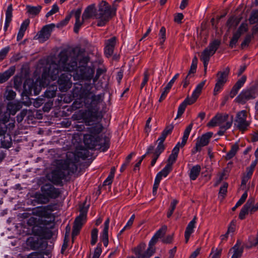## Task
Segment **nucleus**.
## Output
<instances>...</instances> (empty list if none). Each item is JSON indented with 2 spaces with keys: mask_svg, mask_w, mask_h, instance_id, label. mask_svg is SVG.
Instances as JSON below:
<instances>
[{
  "mask_svg": "<svg viewBox=\"0 0 258 258\" xmlns=\"http://www.w3.org/2000/svg\"><path fill=\"white\" fill-rule=\"evenodd\" d=\"M172 169V167H171L170 165H166L165 167L157 174L156 177L161 180L162 177H166L171 171Z\"/></svg>",
  "mask_w": 258,
  "mask_h": 258,
  "instance_id": "38",
  "label": "nucleus"
},
{
  "mask_svg": "<svg viewBox=\"0 0 258 258\" xmlns=\"http://www.w3.org/2000/svg\"><path fill=\"white\" fill-rule=\"evenodd\" d=\"M1 139V147L4 148L9 149L12 145V140L10 134L4 135Z\"/></svg>",
  "mask_w": 258,
  "mask_h": 258,
  "instance_id": "29",
  "label": "nucleus"
},
{
  "mask_svg": "<svg viewBox=\"0 0 258 258\" xmlns=\"http://www.w3.org/2000/svg\"><path fill=\"white\" fill-rule=\"evenodd\" d=\"M23 82L22 76H16L14 78V87L17 90H20Z\"/></svg>",
  "mask_w": 258,
  "mask_h": 258,
  "instance_id": "43",
  "label": "nucleus"
},
{
  "mask_svg": "<svg viewBox=\"0 0 258 258\" xmlns=\"http://www.w3.org/2000/svg\"><path fill=\"white\" fill-rule=\"evenodd\" d=\"M88 156L89 152L86 150H81L76 153L68 152L66 159L62 162L61 167L63 169H68L69 174L76 173L80 164V158L84 160Z\"/></svg>",
  "mask_w": 258,
  "mask_h": 258,
  "instance_id": "5",
  "label": "nucleus"
},
{
  "mask_svg": "<svg viewBox=\"0 0 258 258\" xmlns=\"http://www.w3.org/2000/svg\"><path fill=\"white\" fill-rule=\"evenodd\" d=\"M248 31L247 25L245 23H242L236 31V33L240 36Z\"/></svg>",
  "mask_w": 258,
  "mask_h": 258,
  "instance_id": "57",
  "label": "nucleus"
},
{
  "mask_svg": "<svg viewBox=\"0 0 258 258\" xmlns=\"http://www.w3.org/2000/svg\"><path fill=\"white\" fill-rule=\"evenodd\" d=\"M84 143L89 149H93L97 146L98 149L103 147V150L109 148V139L106 136L100 138L92 135L86 134L84 136Z\"/></svg>",
  "mask_w": 258,
  "mask_h": 258,
  "instance_id": "7",
  "label": "nucleus"
},
{
  "mask_svg": "<svg viewBox=\"0 0 258 258\" xmlns=\"http://www.w3.org/2000/svg\"><path fill=\"white\" fill-rule=\"evenodd\" d=\"M192 126L193 123L191 122L186 127L183 133V136L182 138L181 143L180 144L179 142L177 144V145L172 150L171 154L178 156V154L179 151V147H182L185 145L188 139L189 133L192 129Z\"/></svg>",
  "mask_w": 258,
  "mask_h": 258,
  "instance_id": "17",
  "label": "nucleus"
},
{
  "mask_svg": "<svg viewBox=\"0 0 258 258\" xmlns=\"http://www.w3.org/2000/svg\"><path fill=\"white\" fill-rule=\"evenodd\" d=\"M165 33H166V29H165V27H161V28L160 29V30L159 34V35L160 37L159 43L160 45H162L166 39Z\"/></svg>",
  "mask_w": 258,
  "mask_h": 258,
  "instance_id": "54",
  "label": "nucleus"
},
{
  "mask_svg": "<svg viewBox=\"0 0 258 258\" xmlns=\"http://www.w3.org/2000/svg\"><path fill=\"white\" fill-rule=\"evenodd\" d=\"M16 95L15 92L12 90H8L6 91V97L8 100L14 99Z\"/></svg>",
  "mask_w": 258,
  "mask_h": 258,
  "instance_id": "61",
  "label": "nucleus"
},
{
  "mask_svg": "<svg viewBox=\"0 0 258 258\" xmlns=\"http://www.w3.org/2000/svg\"><path fill=\"white\" fill-rule=\"evenodd\" d=\"M92 86L91 84H85L83 86L80 84H76L73 89V97L76 98L74 103L76 108H80L83 105L88 109L87 112L86 120L88 123L92 121H97L94 125L88 128L90 135L95 137H99L98 135L102 131L103 126L98 122L102 116L99 112L98 105L103 101L104 95L100 94L95 95L91 91Z\"/></svg>",
  "mask_w": 258,
  "mask_h": 258,
  "instance_id": "1",
  "label": "nucleus"
},
{
  "mask_svg": "<svg viewBox=\"0 0 258 258\" xmlns=\"http://www.w3.org/2000/svg\"><path fill=\"white\" fill-rule=\"evenodd\" d=\"M15 121L12 120L8 124L0 122V137L8 134V131L10 132L15 127Z\"/></svg>",
  "mask_w": 258,
  "mask_h": 258,
  "instance_id": "24",
  "label": "nucleus"
},
{
  "mask_svg": "<svg viewBox=\"0 0 258 258\" xmlns=\"http://www.w3.org/2000/svg\"><path fill=\"white\" fill-rule=\"evenodd\" d=\"M56 88L55 87H49L44 93V96L48 98H53L56 96Z\"/></svg>",
  "mask_w": 258,
  "mask_h": 258,
  "instance_id": "42",
  "label": "nucleus"
},
{
  "mask_svg": "<svg viewBox=\"0 0 258 258\" xmlns=\"http://www.w3.org/2000/svg\"><path fill=\"white\" fill-rule=\"evenodd\" d=\"M54 27L55 25L54 24H50L44 26L41 30L38 32L35 38L38 39L40 42L42 43L45 42L49 38L51 32Z\"/></svg>",
  "mask_w": 258,
  "mask_h": 258,
  "instance_id": "16",
  "label": "nucleus"
},
{
  "mask_svg": "<svg viewBox=\"0 0 258 258\" xmlns=\"http://www.w3.org/2000/svg\"><path fill=\"white\" fill-rule=\"evenodd\" d=\"M167 231V226H163L154 234V236L157 239L162 238L166 233Z\"/></svg>",
  "mask_w": 258,
  "mask_h": 258,
  "instance_id": "48",
  "label": "nucleus"
},
{
  "mask_svg": "<svg viewBox=\"0 0 258 258\" xmlns=\"http://www.w3.org/2000/svg\"><path fill=\"white\" fill-rule=\"evenodd\" d=\"M34 86L35 84L33 80L31 79L26 80L23 84L24 93L27 95H31Z\"/></svg>",
  "mask_w": 258,
  "mask_h": 258,
  "instance_id": "28",
  "label": "nucleus"
},
{
  "mask_svg": "<svg viewBox=\"0 0 258 258\" xmlns=\"http://www.w3.org/2000/svg\"><path fill=\"white\" fill-rule=\"evenodd\" d=\"M109 224V218H108L104 222V228L100 236V239L103 242L104 245L106 247L108 244V228Z\"/></svg>",
  "mask_w": 258,
  "mask_h": 258,
  "instance_id": "22",
  "label": "nucleus"
},
{
  "mask_svg": "<svg viewBox=\"0 0 258 258\" xmlns=\"http://www.w3.org/2000/svg\"><path fill=\"white\" fill-rule=\"evenodd\" d=\"M190 100L189 97H187L183 102H182L178 108L177 114L176 119L181 116L184 113L187 105H191L193 103H189Z\"/></svg>",
  "mask_w": 258,
  "mask_h": 258,
  "instance_id": "31",
  "label": "nucleus"
},
{
  "mask_svg": "<svg viewBox=\"0 0 258 258\" xmlns=\"http://www.w3.org/2000/svg\"><path fill=\"white\" fill-rule=\"evenodd\" d=\"M42 240L37 239L31 242V246L33 249H38L41 247Z\"/></svg>",
  "mask_w": 258,
  "mask_h": 258,
  "instance_id": "59",
  "label": "nucleus"
},
{
  "mask_svg": "<svg viewBox=\"0 0 258 258\" xmlns=\"http://www.w3.org/2000/svg\"><path fill=\"white\" fill-rule=\"evenodd\" d=\"M253 34H247L246 35L244 40L241 44V48H244L245 47L247 46L250 42L251 39L253 38Z\"/></svg>",
  "mask_w": 258,
  "mask_h": 258,
  "instance_id": "52",
  "label": "nucleus"
},
{
  "mask_svg": "<svg viewBox=\"0 0 258 258\" xmlns=\"http://www.w3.org/2000/svg\"><path fill=\"white\" fill-rule=\"evenodd\" d=\"M158 239L153 236L149 243L148 248L145 251L144 250L146 245L145 243H141L135 247L133 250L136 255V258H150L155 252V248L154 246Z\"/></svg>",
  "mask_w": 258,
  "mask_h": 258,
  "instance_id": "8",
  "label": "nucleus"
},
{
  "mask_svg": "<svg viewBox=\"0 0 258 258\" xmlns=\"http://www.w3.org/2000/svg\"><path fill=\"white\" fill-rule=\"evenodd\" d=\"M238 24V22L236 20L234 17H230L227 21L226 25L229 29L232 27H236Z\"/></svg>",
  "mask_w": 258,
  "mask_h": 258,
  "instance_id": "56",
  "label": "nucleus"
},
{
  "mask_svg": "<svg viewBox=\"0 0 258 258\" xmlns=\"http://www.w3.org/2000/svg\"><path fill=\"white\" fill-rule=\"evenodd\" d=\"M98 13L96 14V9L94 5L88 6L85 10L83 15V20H87L95 16L98 19L97 26H104L113 16L116 13V7L113 5L111 8L109 4L105 1H102L99 5Z\"/></svg>",
  "mask_w": 258,
  "mask_h": 258,
  "instance_id": "2",
  "label": "nucleus"
},
{
  "mask_svg": "<svg viewBox=\"0 0 258 258\" xmlns=\"http://www.w3.org/2000/svg\"><path fill=\"white\" fill-rule=\"evenodd\" d=\"M98 229L94 228L91 232V244L94 245L97 242L98 239Z\"/></svg>",
  "mask_w": 258,
  "mask_h": 258,
  "instance_id": "53",
  "label": "nucleus"
},
{
  "mask_svg": "<svg viewBox=\"0 0 258 258\" xmlns=\"http://www.w3.org/2000/svg\"><path fill=\"white\" fill-rule=\"evenodd\" d=\"M135 218V215H133L131 216L130 219L128 220V221L126 223V225L123 227V228L118 233V237H119L123 232V231L124 230H125L126 229H129L131 228V226H132V225L133 224Z\"/></svg>",
  "mask_w": 258,
  "mask_h": 258,
  "instance_id": "47",
  "label": "nucleus"
},
{
  "mask_svg": "<svg viewBox=\"0 0 258 258\" xmlns=\"http://www.w3.org/2000/svg\"><path fill=\"white\" fill-rule=\"evenodd\" d=\"M29 22L30 21L29 20H26L21 24L17 35V39L18 41H20L23 37L25 32L26 31V29H27V27L29 26Z\"/></svg>",
  "mask_w": 258,
  "mask_h": 258,
  "instance_id": "32",
  "label": "nucleus"
},
{
  "mask_svg": "<svg viewBox=\"0 0 258 258\" xmlns=\"http://www.w3.org/2000/svg\"><path fill=\"white\" fill-rule=\"evenodd\" d=\"M230 73V68L227 67L222 71H219L216 74V83L214 89V95H216L223 88L224 84L227 82Z\"/></svg>",
  "mask_w": 258,
  "mask_h": 258,
  "instance_id": "12",
  "label": "nucleus"
},
{
  "mask_svg": "<svg viewBox=\"0 0 258 258\" xmlns=\"http://www.w3.org/2000/svg\"><path fill=\"white\" fill-rule=\"evenodd\" d=\"M15 67H11L3 73L0 74V83L6 82L15 73Z\"/></svg>",
  "mask_w": 258,
  "mask_h": 258,
  "instance_id": "26",
  "label": "nucleus"
},
{
  "mask_svg": "<svg viewBox=\"0 0 258 258\" xmlns=\"http://www.w3.org/2000/svg\"><path fill=\"white\" fill-rule=\"evenodd\" d=\"M57 207L56 204L38 207L33 210L32 214L41 218L46 219H39V224L48 226L52 223L55 220L54 216L52 212L57 210Z\"/></svg>",
  "mask_w": 258,
  "mask_h": 258,
  "instance_id": "6",
  "label": "nucleus"
},
{
  "mask_svg": "<svg viewBox=\"0 0 258 258\" xmlns=\"http://www.w3.org/2000/svg\"><path fill=\"white\" fill-rule=\"evenodd\" d=\"M205 81L201 82L196 87L195 90L193 92L191 96L189 98V103H194L201 93L202 90L205 84Z\"/></svg>",
  "mask_w": 258,
  "mask_h": 258,
  "instance_id": "21",
  "label": "nucleus"
},
{
  "mask_svg": "<svg viewBox=\"0 0 258 258\" xmlns=\"http://www.w3.org/2000/svg\"><path fill=\"white\" fill-rule=\"evenodd\" d=\"M201 170V166L196 165L194 166L190 170L189 176V178L192 180H196L200 174Z\"/></svg>",
  "mask_w": 258,
  "mask_h": 258,
  "instance_id": "30",
  "label": "nucleus"
},
{
  "mask_svg": "<svg viewBox=\"0 0 258 258\" xmlns=\"http://www.w3.org/2000/svg\"><path fill=\"white\" fill-rule=\"evenodd\" d=\"M220 42L218 40H215L209 44V45L202 52L200 59L203 61L204 67V72H207V67L210 57L213 55L220 46Z\"/></svg>",
  "mask_w": 258,
  "mask_h": 258,
  "instance_id": "9",
  "label": "nucleus"
},
{
  "mask_svg": "<svg viewBox=\"0 0 258 258\" xmlns=\"http://www.w3.org/2000/svg\"><path fill=\"white\" fill-rule=\"evenodd\" d=\"M85 50L84 49L77 47L73 49L71 52L68 51L69 60L68 63L75 61L79 67L84 68L81 69V72H85L81 74V78L83 79L90 80L93 77L94 71L91 68H86L85 66L90 60V57L88 56L84 55ZM78 66H77V68Z\"/></svg>",
  "mask_w": 258,
  "mask_h": 258,
  "instance_id": "4",
  "label": "nucleus"
},
{
  "mask_svg": "<svg viewBox=\"0 0 258 258\" xmlns=\"http://www.w3.org/2000/svg\"><path fill=\"white\" fill-rule=\"evenodd\" d=\"M240 36H241L239 35V34H237L236 32H235L233 34V36L230 40L229 46L231 48H233L236 45Z\"/></svg>",
  "mask_w": 258,
  "mask_h": 258,
  "instance_id": "49",
  "label": "nucleus"
},
{
  "mask_svg": "<svg viewBox=\"0 0 258 258\" xmlns=\"http://www.w3.org/2000/svg\"><path fill=\"white\" fill-rule=\"evenodd\" d=\"M213 135V134L212 132L207 133L203 135L201 138L197 141L199 142L203 147L207 146L209 144L210 139L212 138Z\"/></svg>",
  "mask_w": 258,
  "mask_h": 258,
  "instance_id": "34",
  "label": "nucleus"
},
{
  "mask_svg": "<svg viewBox=\"0 0 258 258\" xmlns=\"http://www.w3.org/2000/svg\"><path fill=\"white\" fill-rule=\"evenodd\" d=\"M229 115L226 113H218L208 122V126L214 127L223 125L228 118Z\"/></svg>",
  "mask_w": 258,
  "mask_h": 258,
  "instance_id": "18",
  "label": "nucleus"
},
{
  "mask_svg": "<svg viewBox=\"0 0 258 258\" xmlns=\"http://www.w3.org/2000/svg\"><path fill=\"white\" fill-rule=\"evenodd\" d=\"M35 199L38 204H45L49 202L50 199L43 193H36Z\"/></svg>",
  "mask_w": 258,
  "mask_h": 258,
  "instance_id": "37",
  "label": "nucleus"
},
{
  "mask_svg": "<svg viewBox=\"0 0 258 258\" xmlns=\"http://www.w3.org/2000/svg\"><path fill=\"white\" fill-rule=\"evenodd\" d=\"M196 217H195L188 224L185 232L184 237L185 243H187L190 235L194 232V229L195 227V224L196 223Z\"/></svg>",
  "mask_w": 258,
  "mask_h": 258,
  "instance_id": "23",
  "label": "nucleus"
},
{
  "mask_svg": "<svg viewBox=\"0 0 258 258\" xmlns=\"http://www.w3.org/2000/svg\"><path fill=\"white\" fill-rule=\"evenodd\" d=\"M81 14V10L80 9H78L75 12V17L76 19V22L74 25V31L76 33H78L79 30L83 24L84 21L85 20H80V16Z\"/></svg>",
  "mask_w": 258,
  "mask_h": 258,
  "instance_id": "25",
  "label": "nucleus"
},
{
  "mask_svg": "<svg viewBox=\"0 0 258 258\" xmlns=\"http://www.w3.org/2000/svg\"><path fill=\"white\" fill-rule=\"evenodd\" d=\"M88 208L82 206L80 209V214L77 216L74 222L72 231V240H74L75 237L77 236L82 229V227L85 223L86 219Z\"/></svg>",
  "mask_w": 258,
  "mask_h": 258,
  "instance_id": "10",
  "label": "nucleus"
},
{
  "mask_svg": "<svg viewBox=\"0 0 258 258\" xmlns=\"http://www.w3.org/2000/svg\"><path fill=\"white\" fill-rule=\"evenodd\" d=\"M42 9V7L38 5L36 7L30 5L26 6V10L28 13L33 16H35L40 13Z\"/></svg>",
  "mask_w": 258,
  "mask_h": 258,
  "instance_id": "35",
  "label": "nucleus"
},
{
  "mask_svg": "<svg viewBox=\"0 0 258 258\" xmlns=\"http://www.w3.org/2000/svg\"><path fill=\"white\" fill-rule=\"evenodd\" d=\"M64 160L58 161V168L51 172L50 180L54 184H59L62 179H64L67 175H72L69 174L68 169H63L61 167L62 162Z\"/></svg>",
  "mask_w": 258,
  "mask_h": 258,
  "instance_id": "11",
  "label": "nucleus"
},
{
  "mask_svg": "<svg viewBox=\"0 0 258 258\" xmlns=\"http://www.w3.org/2000/svg\"><path fill=\"white\" fill-rule=\"evenodd\" d=\"M245 90L248 92V94L252 99L255 98L258 96V83L255 82L249 88Z\"/></svg>",
  "mask_w": 258,
  "mask_h": 258,
  "instance_id": "33",
  "label": "nucleus"
},
{
  "mask_svg": "<svg viewBox=\"0 0 258 258\" xmlns=\"http://www.w3.org/2000/svg\"><path fill=\"white\" fill-rule=\"evenodd\" d=\"M234 253L231 258H239L241 256L243 249L242 248H239L237 245L236 244L233 247Z\"/></svg>",
  "mask_w": 258,
  "mask_h": 258,
  "instance_id": "50",
  "label": "nucleus"
},
{
  "mask_svg": "<svg viewBox=\"0 0 258 258\" xmlns=\"http://www.w3.org/2000/svg\"><path fill=\"white\" fill-rule=\"evenodd\" d=\"M236 220H233L230 223L227 230L228 233L234 232L236 229Z\"/></svg>",
  "mask_w": 258,
  "mask_h": 258,
  "instance_id": "62",
  "label": "nucleus"
},
{
  "mask_svg": "<svg viewBox=\"0 0 258 258\" xmlns=\"http://www.w3.org/2000/svg\"><path fill=\"white\" fill-rule=\"evenodd\" d=\"M163 152V151L162 150H158L157 149H155L154 152H153L152 160L151 162V165L152 166H153L155 165L160 155Z\"/></svg>",
  "mask_w": 258,
  "mask_h": 258,
  "instance_id": "46",
  "label": "nucleus"
},
{
  "mask_svg": "<svg viewBox=\"0 0 258 258\" xmlns=\"http://www.w3.org/2000/svg\"><path fill=\"white\" fill-rule=\"evenodd\" d=\"M57 63L52 62L48 68V74L53 81L56 80L61 71L73 72L77 70V63L74 61L68 63V51L63 49L58 55Z\"/></svg>",
  "mask_w": 258,
  "mask_h": 258,
  "instance_id": "3",
  "label": "nucleus"
},
{
  "mask_svg": "<svg viewBox=\"0 0 258 258\" xmlns=\"http://www.w3.org/2000/svg\"><path fill=\"white\" fill-rule=\"evenodd\" d=\"M227 187H228V183H224L222 186H221L219 190V196H222L223 198H224V196L226 195L227 191Z\"/></svg>",
  "mask_w": 258,
  "mask_h": 258,
  "instance_id": "60",
  "label": "nucleus"
},
{
  "mask_svg": "<svg viewBox=\"0 0 258 258\" xmlns=\"http://www.w3.org/2000/svg\"><path fill=\"white\" fill-rule=\"evenodd\" d=\"M247 112L241 110L237 113L234 120V126L242 133L248 130L250 122L246 120Z\"/></svg>",
  "mask_w": 258,
  "mask_h": 258,
  "instance_id": "13",
  "label": "nucleus"
},
{
  "mask_svg": "<svg viewBox=\"0 0 258 258\" xmlns=\"http://www.w3.org/2000/svg\"><path fill=\"white\" fill-rule=\"evenodd\" d=\"M39 224V219L38 220L36 218L34 217H30L27 221V224L29 226H33L32 231L36 235H40L41 232L39 231H35L38 226L35 225L36 224Z\"/></svg>",
  "mask_w": 258,
  "mask_h": 258,
  "instance_id": "36",
  "label": "nucleus"
},
{
  "mask_svg": "<svg viewBox=\"0 0 258 258\" xmlns=\"http://www.w3.org/2000/svg\"><path fill=\"white\" fill-rule=\"evenodd\" d=\"M250 99H252L248 94V92L246 91L245 89L243 90L235 99L237 102L241 104H244L247 101Z\"/></svg>",
  "mask_w": 258,
  "mask_h": 258,
  "instance_id": "27",
  "label": "nucleus"
},
{
  "mask_svg": "<svg viewBox=\"0 0 258 258\" xmlns=\"http://www.w3.org/2000/svg\"><path fill=\"white\" fill-rule=\"evenodd\" d=\"M166 137L167 136L162 132L160 137L156 141L157 143L158 142V146L156 149H157L158 150H162L163 151H164L165 149V146L164 144V142L165 140Z\"/></svg>",
  "mask_w": 258,
  "mask_h": 258,
  "instance_id": "40",
  "label": "nucleus"
},
{
  "mask_svg": "<svg viewBox=\"0 0 258 258\" xmlns=\"http://www.w3.org/2000/svg\"><path fill=\"white\" fill-rule=\"evenodd\" d=\"M177 203H178V201L175 199L173 200L171 202V203L170 204V207L168 209V211L167 212V218H169L171 217V216L176 208V205Z\"/></svg>",
  "mask_w": 258,
  "mask_h": 258,
  "instance_id": "45",
  "label": "nucleus"
},
{
  "mask_svg": "<svg viewBox=\"0 0 258 258\" xmlns=\"http://www.w3.org/2000/svg\"><path fill=\"white\" fill-rule=\"evenodd\" d=\"M239 149L238 144L235 143L231 147V150L227 153L225 156L226 160H230L236 154Z\"/></svg>",
  "mask_w": 258,
  "mask_h": 258,
  "instance_id": "39",
  "label": "nucleus"
},
{
  "mask_svg": "<svg viewBox=\"0 0 258 258\" xmlns=\"http://www.w3.org/2000/svg\"><path fill=\"white\" fill-rule=\"evenodd\" d=\"M102 252L101 244H98L97 247L95 249L94 254L92 258H99Z\"/></svg>",
  "mask_w": 258,
  "mask_h": 258,
  "instance_id": "63",
  "label": "nucleus"
},
{
  "mask_svg": "<svg viewBox=\"0 0 258 258\" xmlns=\"http://www.w3.org/2000/svg\"><path fill=\"white\" fill-rule=\"evenodd\" d=\"M12 12H13V7H12V5L11 4L8 7L7 10L6 11V20L12 21Z\"/></svg>",
  "mask_w": 258,
  "mask_h": 258,
  "instance_id": "58",
  "label": "nucleus"
},
{
  "mask_svg": "<svg viewBox=\"0 0 258 258\" xmlns=\"http://www.w3.org/2000/svg\"><path fill=\"white\" fill-rule=\"evenodd\" d=\"M26 106H29L31 104V102L26 101L23 103L17 101L16 102H9L7 105V110L12 115H15L16 112L19 111L22 107V104Z\"/></svg>",
  "mask_w": 258,
  "mask_h": 258,
  "instance_id": "19",
  "label": "nucleus"
},
{
  "mask_svg": "<svg viewBox=\"0 0 258 258\" xmlns=\"http://www.w3.org/2000/svg\"><path fill=\"white\" fill-rule=\"evenodd\" d=\"M144 78L143 81L141 84L140 89H142L147 84L150 76V74L149 73V70L148 69L146 70V71L144 73Z\"/></svg>",
  "mask_w": 258,
  "mask_h": 258,
  "instance_id": "55",
  "label": "nucleus"
},
{
  "mask_svg": "<svg viewBox=\"0 0 258 258\" xmlns=\"http://www.w3.org/2000/svg\"><path fill=\"white\" fill-rule=\"evenodd\" d=\"M246 80V76L244 75L236 82V83L235 84V85L241 88L245 83Z\"/></svg>",
  "mask_w": 258,
  "mask_h": 258,
  "instance_id": "64",
  "label": "nucleus"
},
{
  "mask_svg": "<svg viewBox=\"0 0 258 258\" xmlns=\"http://www.w3.org/2000/svg\"><path fill=\"white\" fill-rule=\"evenodd\" d=\"M233 116H231V120L225 122V124L220 126V130L218 132L217 134L219 136H222L224 134L226 130L229 128L232 125L233 122Z\"/></svg>",
  "mask_w": 258,
  "mask_h": 258,
  "instance_id": "41",
  "label": "nucleus"
},
{
  "mask_svg": "<svg viewBox=\"0 0 258 258\" xmlns=\"http://www.w3.org/2000/svg\"><path fill=\"white\" fill-rule=\"evenodd\" d=\"M71 77L72 75L68 73H63L59 77L57 83L60 91L66 92L71 88L72 86Z\"/></svg>",
  "mask_w": 258,
  "mask_h": 258,
  "instance_id": "15",
  "label": "nucleus"
},
{
  "mask_svg": "<svg viewBox=\"0 0 258 258\" xmlns=\"http://www.w3.org/2000/svg\"><path fill=\"white\" fill-rule=\"evenodd\" d=\"M41 192L45 194L49 199H55L61 194L59 188L50 183H46L41 187Z\"/></svg>",
  "mask_w": 258,
  "mask_h": 258,
  "instance_id": "14",
  "label": "nucleus"
},
{
  "mask_svg": "<svg viewBox=\"0 0 258 258\" xmlns=\"http://www.w3.org/2000/svg\"><path fill=\"white\" fill-rule=\"evenodd\" d=\"M116 41V37H112L110 39L105 40L104 53L106 57H109L113 54Z\"/></svg>",
  "mask_w": 258,
  "mask_h": 258,
  "instance_id": "20",
  "label": "nucleus"
},
{
  "mask_svg": "<svg viewBox=\"0 0 258 258\" xmlns=\"http://www.w3.org/2000/svg\"><path fill=\"white\" fill-rule=\"evenodd\" d=\"M10 114L11 113L9 111L0 112V122L7 124V123L10 121Z\"/></svg>",
  "mask_w": 258,
  "mask_h": 258,
  "instance_id": "44",
  "label": "nucleus"
},
{
  "mask_svg": "<svg viewBox=\"0 0 258 258\" xmlns=\"http://www.w3.org/2000/svg\"><path fill=\"white\" fill-rule=\"evenodd\" d=\"M258 21V10L253 11L252 12L249 21L250 24H253Z\"/></svg>",
  "mask_w": 258,
  "mask_h": 258,
  "instance_id": "51",
  "label": "nucleus"
}]
</instances>
